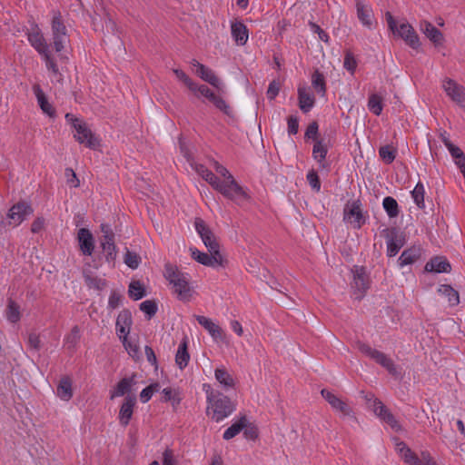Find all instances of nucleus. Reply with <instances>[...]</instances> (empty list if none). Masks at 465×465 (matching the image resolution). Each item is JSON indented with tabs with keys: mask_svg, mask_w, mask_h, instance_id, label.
Wrapping results in <instances>:
<instances>
[{
	"mask_svg": "<svg viewBox=\"0 0 465 465\" xmlns=\"http://www.w3.org/2000/svg\"><path fill=\"white\" fill-rule=\"evenodd\" d=\"M368 109L374 115H381L383 109L382 97L377 94H371L368 99Z\"/></svg>",
	"mask_w": 465,
	"mask_h": 465,
	"instance_id": "obj_42",
	"label": "nucleus"
},
{
	"mask_svg": "<svg viewBox=\"0 0 465 465\" xmlns=\"http://www.w3.org/2000/svg\"><path fill=\"white\" fill-rule=\"evenodd\" d=\"M287 132L289 135H294L299 131V118L297 115H290L287 118Z\"/></svg>",
	"mask_w": 465,
	"mask_h": 465,
	"instance_id": "obj_60",
	"label": "nucleus"
},
{
	"mask_svg": "<svg viewBox=\"0 0 465 465\" xmlns=\"http://www.w3.org/2000/svg\"><path fill=\"white\" fill-rule=\"evenodd\" d=\"M140 310L145 314L147 320H151L158 311L155 300H146L140 303Z\"/></svg>",
	"mask_w": 465,
	"mask_h": 465,
	"instance_id": "obj_45",
	"label": "nucleus"
},
{
	"mask_svg": "<svg viewBox=\"0 0 465 465\" xmlns=\"http://www.w3.org/2000/svg\"><path fill=\"white\" fill-rule=\"evenodd\" d=\"M100 246L103 250L105 262L114 267L118 254V248L115 242H101Z\"/></svg>",
	"mask_w": 465,
	"mask_h": 465,
	"instance_id": "obj_35",
	"label": "nucleus"
},
{
	"mask_svg": "<svg viewBox=\"0 0 465 465\" xmlns=\"http://www.w3.org/2000/svg\"><path fill=\"white\" fill-rule=\"evenodd\" d=\"M173 74L184 85L188 87L189 90L195 89L196 83H194L183 70L173 69Z\"/></svg>",
	"mask_w": 465,
	"mask_h": 465,
	"instance_id": "obj_55",
	"label": "nucleus"
},
{
	"mask_svg": "<svg viewBox=\"0 0 465 465\" xmlns=\"http://www.w3.org/2000/svg\"><path fill=\"white\" fill-rule=\"evenodd\" d=\"M331 137V134H329L328 138L322 137L320 140H316L313 144L312 156L321 169H327L330 166L326 163V157L329 148L332 146Z\"/></svg>",
	"mask_w": 465,
	"mask_h": 465,
	"instance_id": "obj_11",
	"label": "nucleus"
},
{
	"mask_svg": "<svg viewBox=\"0 0 465 465\" xmlns=\"http://www.w3.org/2000/svg\"><path fill=\"white\" fill-rule=\"evenodd\" d=\"M7 320L12 323H16L20 321V306L12 299L8 300V304L5 310Z\"/></svg>",
	"mask_w": 465,
	"mask_h": 465,
	"instance_id": "obj_43",
	"label": "nucleus"
},
{
	"mask_svg": "<svg viewBox=\"0 0 465 465\" xmlns=\"http://www.w3.org/2000/svg\"><path fill=\"white\" fill-rule=\"evenodd\" d=\"M373 411L383 422L387 423L394 431L401 430V426L390 410L378 399L374 400Z\"/></svg>",
	"mask_w": 465,
	"mask_h": 465,
	"instance_id": "obj_16",
	"label": "nucleus"
},
{
	"mask_svg": "<svg viewBox=\"0 0 465 465\" xmlns=\"http://www.w3.org/2000/svg\"><path fill=\"white\" fill-rule=\"evenodd\" d=\"M280 88H281V85H280L279 82H277L276 80L272 81L269 84V86L267 89V93H266L267 98L269 100H274L276 98V96L279 94Z\"/></svg>",
	"mask_w": 465,
	"mask_h": 465,
	"instance_id": "obj_61",
	"label": "nucleus"
},
{
	"mask_svg": "<svg viewBox=\"0 0 465 465\" xmlns=\"http://www.w3.org/2000/svg\"><path fill=\"white\" fill-rule=\"evenodd\" d=\"M246 426V416H242L237 421L232 423L223 435V440H230L238 435Z\"/></svg>",
	"mask_w": 465,
	"mask_h": 465,
	"instance_id": "obj_37",
	"label": "nucleus"
},
{
	"mask_svg": "<svg viewBox=\"0 0 465 465\" xmlns=\"http://www.w3.org/2000/svg\"><path fill=\"white\" fill-rule=\"evenodd\" d=\"M443 89L447 95L460 107H465V88L456 81L446 78L443 82Z\"/></svg>",
	"mask_w": 465,
	"mask_h": 465,
	"instance_id": "obj_12",
	"label": "nucleus"
},
{
	"mask_svg": "<svg viewBox=\"0 0 465 465\" xmlns=\"http://www.w3.org/2000/svg\"><path fill=\"white\" fill-rule=\"evenodd\" d=\"M312 85L318 94L325 96L326 94V81L323 74L319 69H315L312 74Z\"/></svg>",
	"mask_w": 465,
	"mask_h": 465,
	"instance_id": "obj_36",
	"label": "nucleus"
},
{
	"mask_svg": "<svg viewBox=\"0 0 465 465\" xmlns=\"http://www.w3.org/2000/svg\"><path fill=\"white\" fill-rule=\"evenodd\" d=\"M86 283L89 287L98 291L104 290L107 285L106 280L99 277H87Z\"/></svg>",
	"mask_w": 465,
	"mask_h": 465,
	"instance_id": "obj_57",
	"label": "nucleus"
},
{
	"mask_svg": "<svg viewBox=\"0 0 465 465\" xmlns=\"http://www.w3.org/2000/svg\"><path fill=\"white\" fill-rule=\"evenodd\" d=\"M136 404L135 394H127L119 411V422L122 426L126 427L133 417L134 408Z\"/></svg>",
	"mask_w": 465,
	"mask_h": 465,
	"instance_id": "obj_20",
	"label": "nucleus"
},
{
	"mask_svg": "<svg viewBox=\"0 0 465 465\" xmlns=\"http://www.w3.org/2000/svg\"><path fill=\"white\" fill-rule=\"evenodd\" d=\"M163 465H177L173 450L167 448L163 453Z\"/></svg>",
	"mask_w": 465,
	"mask_h": 465,
	"instance_id": "obj_64",
	"label": "nucleus"
},
{
	"mask_svg": "<svg viewBox=\"0 0 465 465\" xmlns=\"http://www.w3.org/2000/svg\"><path fill=\"white\" fill-rule=\"evenodd\" d=\"M232 36L238 45H244L248 41V29L242 22H235L231 26Z\"/></svg>",
	"mask_w": 465,
	"mask_h": 465,
	"instance_id": "obj_32",
	"label": "nucleus"
},
{
	"mask_svg": "<svg viewBox=\"0 0 465 465\" xmlns=\"http://www.w3.org/2000/svg\"><path fill=\"white\" fill-rule=\"evenodd\" d=\"M309 26H310V29L312 33L314 34H317L319 38L326 43V44H329V41H330V37H329V35L320 27V25H318L316 23L314 22H309Z\"/></svg>",
	"mask_w": 465,
	"mask_h": 465,
	"instance_id": "obj_58",
	"label": "nucleus"
},
{
	"mask_svg": "<svg viewBox=\"0 0 465 465\" xmlns=\"http://www.w3.org/2000/svg\"><path fill=\"white\" fill-rule=\"evenodd\" d=\"M123 296L115 291H112L109 300L108 308L114 310L122 304Z\"/></svg>",
	"mask_w": 465,
	"mask_h": 465,
	"instance_id": "obj_62",
	"label": "nucleus"
},
{
	"mask_svg": "<svg viewBox=\"0 0 465 465\" xmlns=\"http://www.w3.org/2000/svg\"><path fill=\"white\" fill-rule=\"evenodd\" d=\"M243 437L248 440H255L259 437V430L258 427L252 423L249 422L246 419V426L242 430Z\"/></svg>",
	"mask_w": 465,
	"mask_h": 465,
	"instance_id": "obj_50",
	"label": "nucleus"
},
{
	"mask_svg": "<svg viewBox=\"0 0 465 465\" xmlns=\"http://www.w3.org/2000/svg\"><path fill=\"white\" fill-rule=\"evenodd\" d=\"M216 381L225 389L234 387V380L232 376L224 368H217L214 371Z\"/></svg>",
	"mask_w": 465,
	"mask_h": 465,
	"instance_id": "obj_38",
	"label": "nucleus"
},
{
	"mask_svg": "<svg viewBox=\"0 0 465 465\" xmlns=\"http://www.w3.org/2000/svg\"><path fill=\"white\" fill-rule=\"evenodd\" d=\"M133 324L132 313L128 309H124L117 316L116 326H125L131 328Z\"/></svg>",
	"mask_w": 465,
	"mask_h": 465,
	"instance_id": "obj_52",
	"label": "nucleus"
},
{
	"mask_svg": "<svg viewBox=\"0 0 465 465\" xmlns=\"http://www.w3.org/2000/svg\"><path fill=\"white\" fill-rule=\"evenodd\" d=\"M136 384V373H133L130 377L121 379L114 389L111 391L110 399L113 400L116 397L126 396L132 394V388Z\"/></svg>",
	"mask_w": 465,
	"mask_h": 465,
	"instance_id": "obj_23",
	"label": "nucleus"
},
{
	"mask_svg": "<svg viewBox=\"0 0 465 465\" xmlns=\"http://www.w3.org/2000/svg\"><path fill=\"white\" fill-rule=\"evenodd\" d=\"M51 31L53 39L52 45L56 53H61L64 49L65 44L69 42V35L59 11L53 12Z\"/></svg>",
	"mask_w": 465,
	"mask_h": 465,
	"instance_id": "obj_5",
	"label": "nucleus"
},
{
	"mask_svg": "<svg viewBox=\"0 0 465 465\" xmlns=\"http://www.w3.org/2000/svg\"><path fill=\"white\" fill-rule=\"evenodd\" d=\"M213 105L229 117H233V111L231 106L221 96L216 95L212 101Z\"/></svg>",
	"mask_w": 465,
	"mask_h": 465,
	"instance_id": "obj_49",
	"label": "nucleus"
},
{
	"mask_svg": "<svg viewBox=\"0 0 465 465\" xmlns=\"http://www.w3.org/2000/svg\"><path fill=\"white\" fill-rule=\"evenodd\" d=\"M298 100L299 107L304 114L310 112L315 104L314 96L309 94L303 87H299L298 89Z\"/></svg>",
	"mask_w": 465,
	"mask_h": 465,
	"instance_id": "obj_34",
	"label": "nucleus"
},
{
	"mask_svg": "<svg viewBox=\"0 0 465 465\" xmlns=\"http://www.w3.org/2000/svg\"><path fill=\"white\" fill-rule=\"evenodd\" d=\"M305 140H312L314 143L316 140H320L319 137V124L316 121H312L306 128L304 134Z\"/></svg>",
	"mask_w": 465,
	"mask_h": 465,
	"instance_id": "obj_53",
	"label": "nucleus"
},
{
	"mask_svg": "<svg viewBox=\"0 0 465 465\" xmlns=\"http://www.w3.org/2000/svg\"><path fill=\"white\" fill-rule=\"evenodd\" d=\"M439 292H442L447 298L450 305L455 306L460 303V295L459 292L454 290L450 285L449 284H442L439 288Z\"/></svg>",
	"mask_w": 465,
	"mask_h": 465,
	"instance_id": "obj_44",
	"label": "nucleus"
},
{
	"mask_svg": "<svg viewBox=\"0 0 465 465\" xmlns=\"http://www.w3.org/2000/svg\"><path fill=\"white\" fill-rule=\"evenodd\" d=\"M357 347L362 354L385 368L391 376L399 377L401 375L393 361L385 353L371 348L369 344L364 342H359Z\"/></svg>",
	"mask_w": 465,
	"mask_h": 465,
	"instance_id": "obj_6",
	"label": "nucleus"
},
{
	"mask_svg": "<svg viewBox=\"0 0 465 465\" xmlns=\"http://www.w3.org/2000/svg\"><path fill=\"white\" fill-rule=\"evenodd\" d=\"M206 399L208 402L207 413L212 410V419L216 422L222 421L230 416L235 410V406L231 399L223 393L213 391H206Z\"/></svg>",
	"mask_w": 465,
	"mask_h": 465,
	"instance_id": "obj_2",
	"label": "nucleus"
},
{
	"mask_svg": "<svg viewBox=\"0 0 465 465\" xmlns=\"http://www.w3.org/2000/svg\"><path fill=\"white\" fill-rule=\"evenodd\" d=\"M25 35L29 44L40 56L51 52V45L46 42L37 24H33L31 29L28 30Z\"/></svg>",
	"mask_w": 465,
	"mask_h": 465,
	"instance_id": "obj_10",
	"label": "nucleus"
},
{
	"mask_svg": "<svg viewBox=\"0 0 465 465\" xmlns=\"http://www.w3.org/2000/svg\"><path fill=\"white\" fill-rule=\"evenodd\" d=\"M34 210L30 203L19 202L14 204L7 213V218L14 226L19 225L27 216L33 213Z\"/></svg>",
	"mask_w": 465,
	"mask_h": 465,
	"instance_id": "obj_18",
	"label": "nucleus"
},
{
	"mask_svg": "<svg viewBox=\"0 0 465 465\" xmlns=\"http://www.w3.org/2000/svg\"><path fill=\"white\" fill-rule=\"evenodd\" d=\"M321 394L322 398L331 405L333 411L340 412L342 416H352L353 411L349 406V404L342 401L341 398L337 397L331 391L327 389H322L321 391Z\"/></svg>",
	"mask_w": 465,
	"mask_h": 465,
	"instance_id": "obj_17",
	"label": "nucleus"
},
{
	"mask_svg": "<svg viewBox=\"0 0 465 465\" xmlns=\"http://www.w3.org/2000/svg\"><path fill=\"white\" fill-rule=\"evenodd\" d=\"M361 201L356 200L348 203L344 208V219H351V217L354 218V223L356 225L355 228H361L362 224L366 223V218L363 216L361 209Z\"/></svg>",
	"mask_w": 465,
	"mask_h": 465,
	"instance_id": "obj_22",
	"label": "nucleus"
},
{
	"mask_svg": "<svg viewBox=\"0 0 465 465\" xmlns=\"http://www.w3.org/2000/svg\"><path fill=\"white\" fill-rule=\"evenodd\" d=\"M81 338L80 329L77 325L74 326L69 334L64 337V344L67 349L74 350Z\"/></svg>",
	"mask_w": 465,
	"mask_h": 465,
	"instance_id": "obj_47",
	"label": "nucleus"
},
{
	"mask_svg": "<svg viewBox=\"0 0 465 465\" xmlns=\"http://www.w3.org/2000/svg\"><path fill=\"white\" fill-rule=\"evenodd\" d=\"M66 122L72 125L75 134L74 138L89 149L96 150L100 145V140L92 132L86 123L77 118L73 114L67 113L64 116Z\"/></svg>",
	"mask_w": 465,
	"mask_h": 465,
	"instance_id": "obj_3",
	"label": "nucleus"
},
{
	"mask_svg": "<svg viewBox=\"0 0 465 465\" xmlns=\"http://www.w3.org/2000/svg\"><path fill=\"white\" fill-rule=\"evenodd\" d=\"M76 240L82 254L84 256H92L95 248V240L92 232L87 228L79 229Z\"/></svg>",
	"mask_w": 465,
	"mask_h": 465,
	"instance_id": "obj_15",
	"label": "nucleus"
},
{
	"mask_svg": "<svg viewBox=\"0 0 465 465\" xmlns=\"http://www.w3.org/2000/svg\"><path fill=\"white\" fill-rule=\"evenodd\" d=\"M357 64L358 63L353 54L350 50H347L344 54L343 67L353 74L356 71Z\"/></svg>",
	"mask_w": 465,
	"mask_h": 465,
	"instance_id": "obj_51",
	"label": "nucleus"
},
{
	"mask_svg": "<svg viewBox=\"0 0 465 465\" xmlns=\"http://www.w3.org/2000/svg\"><path fill=\"white\" fill-rule=\"evenodd\" d=\"M193 93H198L201 95L207 98L210 102L216 96V94L205 84H197L193 90H191Z\"/></svg>",
	"mask_w": 465,
	"mask_h": 465,
	"instance_id": "obj_59",
	"label": "nucleus"
},
{
	"mask_svg": "<svg viewBox=\"0 0 465 465\" xmlns=\"http://www.w3.org/2000/svg\"><path fill=\"white\" fill-rule=\"evenodd\" d=\"M395 31V35L401 37L411 48L414 50L420 49L421 45L420 37L409 23H401Z\"/></svg>",
	"mask_w": 465,
	"mask_h": 465,
	"instance_id": "obj_14",
	"label": "nucleus"
},
{
	"mask_svg": "<svg viewBox=\"0 0 465 465\" xmlns=\"http://www.w3.org/2000/svg\"><path fill=\"white\" fill-rule=\"evenodd\" d=\"M424 269L428 272H450L451 271V265L445 257L435 256L427 262Z\"/></svg>",
	"mask_w": 465,
	"mask_h": 465,
	"instance_id": "obj_28",
	"label": "nucleus"
},
{
	"mask_svg": "<svg viewBox=\"0 0 465 465\" xmlns=\"http://www.w3.org/2000/svg\"><path fill=\"white\" fill-rule=\"evenodd\" d=\"M306 179L312 190L315 192H319L321 190L320 177L315 170L312 169L309 171L306 175Z\"/></svg>",
	"mask_w": 465,
	"mask_h": 465,
	"instance_id": "obj_56",
	"label": "nucleus"
},
{
	"mask_svg": "<svg viewBox=\"0 0 465 465\" xmlns=\"http://www.w3.org/2000/svg\"><path fill=\"white\" fill-rule=\"evenodd\" d=\"M33 92L36 97L37 103L43 113L47 114L48 116L54 118L56 115L55 109L54 106L48 102L47 96L42 90L40 84H35L33 85Z\"/></svg>",
	"mask_w": 465,
	"mask_h": 465,
	"instance_id": "obj_25",
	"label": "nucleus"
},
{
	"mask_svg": "<svg viewBox=\"0 0 465 465\" xmlns=\"http://www.w3.org/2000/svg\"><path fill=\"white\" fill-rule=\"evenodd\" d=\"M215 171L224 178V180L222 181V184L224 185L228 192V195H223L225 198L233 202L250 200L247 192L236 182L226 167L216 162Z\"/></svg>",
	"mask_w": 465,
	"mask_h": 465,
	"instance_id": "obj_4",
	"label": "nucleus"
},
{
	"mask_svg": "<svg viewBox=\"0 0 465 465\" xmlns=\"http://www.w3.org/2000/svg\"><path fill=\"white\" fill-rule=\"evenodd\" d=\"M195 171L197 173L206 181L214 190L219 192L222 195H228V192L224 185L222 184V180L209 170L203 164H196Z\"/></svg>",
	"mask_w": 465,
	"mask_h": 465,
	"instance_id": "obj_19",
	"label": "nucleus"
},
{
	"mask_svg": "<svg viewBox=\"0 0 465 465\" xmlns=\"http://www.w3.org/2000/svg\"><path fill=\"white\" fill-rule=\"evenodd\" d=\"M397 450L401 453L404 462L410 464L412 462L414 465H418V455L415 454L405 442L401 441L397 444Z\"/></svg>",
	"mask_w": 465,
	"mask_h": 465,
	"instance_id": "obj_39",
	"label": "nucleus"
},
{
	"mask_svg": "<svg viewBox=\"0 0 465 465\" xmlns=\"http://www.w3.org/2000/svg\"><path fill=\"white\" fill-rule=\"evenodd\" d=\"M418 465H437L436 461L433 460L429 451H421L420 458L418 457ZM409 465H414L412 462H410Z\"/></svg>",
	"mask_w": 465,
	"mask_h": 465,
	"instance_id": "obj_63",
	"label": "nucleus"
},
{
	"mask_svg": "<svg viewBox=\"0 0 465 465\" xmlns=\"http://www.w3.org/2000/svg\"><path fill=\"white\" fill-rule=\"evenodd\" d=\"M72 379L69 376H64L60 379L56 388L57 396L64 401H68L73 397Z\"/></svg>",
	"mask_w": 465,
	"mask_h": 465,
	"instance_id": "obj_31",
	"label": "nucleus"
},
{
	"mask_svg": "<svg viewBox=\"0 0 465 465\" xmlns=\"http://www.w3.org/2000/svg\"><path fill=\"white\" fill-rule=\"evenodd\" d=\"M353 287L359 292L357 299H361L366 291L369 289L368 276L365 268L362 266H354L353 270Z\"/></svg>",
	"mask_w": 465,
	"mask_h": 465,
	"instance_id": "obj_21",
	"label": "nucleus"
},
{
	"mask_svg": "<svg viewBox=\"0 0 465 465\" xmlns=\"http://www.w3.org/2000/svg\"><path fill=\"white\" fill-rule=\"evenodd\" d=\"M191 64L196 68L195 74H197V76H199L201 79L215 87L218 91H222L223 84L215 75L214 72L211 68L199 63L195 59L192 60Z\"/></svg>",
	"mask_w": 465,
	"mask_h": 465,
	"instance_id": "obj_13",
	"label": "nucleus"
},
{
	"mask_svg": "<svg viewBox=\"0 0 465 465\" xmlns=\"http://www.w3.org/2000/svg\"><path fill=\"white\" fill-rule=\"evenodd\" d=\"M382 207L390 218H395L400 213L398 202L391 196H386L383 199Z\"/></svg>",
	"mask_w": 465,
	"mask_h": 465,
	"instance_id": "obj_40",
	"label": "nucleus"
},
{
	"mask_svg": "<svg viewBox=\"0 0 465 465\" xmlns=\"http://www.w3.org/2000/svg\"><path fill=\"white\" fill-rule=\"evenodd\" d=\"M124 262L129 268L134 270L138 268L141 257L136 252L127 250Z\"/></svg>",
	"mask_w": 465,
	"mask_h": 465,
	"instance_id": "obj_54",
	"label": "nucleus"
},
{
	"mask_svg": "<svg viewBox=\"0 0 465 465\" xmlns=\"http://www.w3.org/2000/svg\"><path fill=\"white\" fill-rule=\"evenodd\" d=\"M421 256V248L420 246L413 245L408 249H405L398 259V266L403 268L407 265L415 263Z\"/></svg>",
	"mask_w": 465,
	"mask_h": 465,
	"instance_id": "obj_27",
	"label": "nucleus"
},
{
	"mask_svg": "<svg viewBox=\"0 0 465 465\" xmlns=\"http://www.w3.org/2000/svg\"><path fill=\"white\" fill-rule=\"evenodd\" d=\"M194 227L208 252L214 254L215 252L221 253L220 244L216 236L202 218H195Z\"/></svg>",
	"mask_w": 465,
	"mask_h": 465,
	"instance_id": "obj_8",
	"label": "nucleus"
},
{
	"mask_svg": "<svg viewBox=\"0 0 465 465\" xmlns=\"http://www.w3.org/2000/svg\"><path fill=\"white\" fill-rule=\"evenodd\" d=\"M190 252L191 256L193 260H195L197 262L212 267V268H218L223 267L224 268L227 264V260L223 258L222 253L215 252L214 253H206L199 251L195 247H190Z\"/></svg>",
	"mask_w": 465,
	"mask_h": 465,
	"instance_id": "obj_9",
	"label": "nucleus"
},
{
	"mask_svg": "<svg viewBox=\"0 0 465 465\" xmlns=\"http://www.w3.org/2000/svg\"><path fill=\"white\" fill-rule=\"evenodd\" d=\"M420 29L436 47L442 45L444 41L443 34L430 22L425 20L421 21Z\"/></svg>",
	"mask_w": 465,
	"mask_h": 465,
	"instance_id": "obj_24",
	"label": "nucleus"
},
{
	"mask_svg": "<svg viewBox=\"0 0 465 465\" xmlns=\"http://www.w3.org/2000/svg\"><path fill=\"white\" fill-rule=\"evenodd\" d=\"M381 234L386 239L387 256L394 257L405 245L406 240L404 233L400 232L397 227H391L382 230Z\"/></svg>",
	"mask_w": 465,
	"mask_h": 465,
	"instance_id": "obj_7",
	"label": "nucleus"
},
{
	"mask_svg": "<svg viewBox=\"0 0 465 465\" xmlns=\"http://www.w3.org/2000/svg\"><path fill=\"white\" fill-rule=\"evenodd\" d=\"M357 17L363 26L371 29L373 25V11L371 7L365 5L362 1L357 0L356 2Z\"/></svg>",
	"mask_w": 465,
	"mask_h": 465,
	"instance_id": "obj_26",
	"label": "nucleus"
},
{
	"mask_svg": "<svg viewBox=\"0 0 465 465\" xmlns=\"http://www.w3.org/2000/svg\"><path fill=\"white\" fill-rule=\"evenodd\" d=\"M128 295L134 301H138L146 296V291L139 281H133L129 284Z\"/></svg>",
	"mask_w": 465,
	"mask_h": 465,
	"instance_id": "obj_41",
	"label": "nucleus"
},
{
	"mask_svg": "<svg viewBox=\"0 0 465 465\" xmlns=\"http://www.w3.org/2000/svg\"><path fill=\"white\" fill-rule=\"evenodd\" d=\"M42 60L45 62L46 69L52 73V74L56 78V81L60 84H63L64 75L59 70L56 59L52 54L51 52L45 54L41 56Z\"/></svg>",
	"mask_w": 465,
	"mask_h": 465,
	"instance_id": "obj_33",
	"label": "nucleus"
},
{
	"mask_svg": "<svg viewBox=\"0 0 465 465\" xmlns=\"http://www.w3.org/2000/svg\"><path fill=\"white\" fill-rule=\"evenodd\" d=\"M197 322L203 326L214 340H222L223 339V330L222 328L214 323L210 318L202 315H194Z\"/></svg>",
	"mask_w": 465,
	"mask_h": 465,
	"instance_id": "obj_29",
	"label": "nucleus"
},
{
	"mask_svg": "<svg viewBox=\"0 0 465 465\" xmlns=\"http://www.w3.org/2000/svg\"><path fill=\"white\" fill-rule=\"evenodd\" d=\"M424 185L421 182H418L414 189L411 191V196L414 203L420 209H424Z\"/></svg>",
	"mask_w": 465,
	"mask_h": 465,
	"instance_id": "obj_46",
	"label": "nucleus"
},
{
	"mask_svg": "<svg viewBox=\"0 0 465 465\" xmlns=\"http://www.w3.org/2000/svg\"><path fill=\"white\" fill-rule=\"evenodd\" d=\"M163 275L165 279L173 284V291L180 301H190L193 295V290L189 285L190 277L188 273L179 271L176 266L171 263H166Z\"/></svg>",
	"mask_w": 465,
	"mask_h": 465,
	"instance_id": "obj_1",
	"label": "nucleus"
},
{
	"mask_svg": "<svg viewBox=\"0 0 465 465\" xmlns=\"http://www.w3.org/2000/svg\"><path fill=\"white\" fill-rule=\"evenodd\" d=\"M190 354L188 351V339L184 337L177 349L175 354V363L179 367L180 370H183L189 363Z\"/></svg>",
	"mask_w": 465,
	"mask_h": 465,
	"instance_id": "obj_30",
	"label": "nucleus"
},
{
	"mask_svg": "<svg viewBox=\"0 0 465 465\" xmlns=\"http://www.w3.org/2000/svg\"><path fill=\"white\" fill-rule=\"evenodd\" d=\"M397 154V150L391 145H383L379 149V155L381 159L387 164L391 163Z\"/></svg>",
	"mask_w": 465,
	"mask_h": 465,
	"instance_id": "obj_48",
	"label": "nucleus"
}]
</instances>
